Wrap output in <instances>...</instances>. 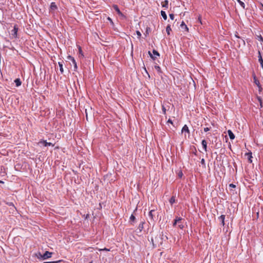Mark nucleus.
Wrapping results in <instances>:
<instances>
[{
    "instance_id": "1",
    "label": "nucleus",
    "mask_w": 263,
    "mask_h": 263,
    "mask_svg": "<svg viewBox=\"0 0 263 263\" xmlns=\"http://www.w3.org/2000/svg\"><path fill=\"white\" fill-rule=\"evenodd\" d=\"M52 253L49 251H46L43 255H42L40 253H39L42 259H46L51 257Z\"/></svg>"
},
{
    "instance_id": "2",
    "label": "nucleus",
    "mask_w": 263,
    "mask_h": 263,
    "mask_svg": "<svg viewBox=\"0 0 263 263\" xmlns=\"http://www.w3.org/2000/svg\"><path fill=\"white\" fill-rule=\"evenodd\" d=\"M155 210H152L149 212L148 216L152 220H154V218L155 217Z\"/></svg>"
},
{
    "instance_id": "3",
    "label": "nucleus",
    "mask_w": 263,
    "mask_h": 263,
    "mask_svg": "<svg viewBox=\"0 0 263 263\" xmlns=\"http://www.w3.org/2000/svg\"><path fill=\"white\" fill-rule=\"evenodd\" d=\"M78 49H79V58H84V54L83 52L82 51V48L80 46H78Z\"/></svg>"
},
{
    "instance_id": "4",
    "label": "nucleus",
    "mask_w": 263,
    "mask_h": 263,
    "mask_svg": "<svg viewBox=\"0 0 263 263\" xmlns=\"http://www.w3.org/2000/svg\"><path fill=\"white\" fill-rule=\"evenodd\" d=\"M180 27L182 30L188 31L189 29L183 21L182 22V23L180 25Z\"/></svg>"
},
{
    "instance_id": "5",
    "label": "nucleus",
    "mask_w": 263,
    "mask_h": 263,
    "mask_svg": "<svg viewBox=\"0 0 263 263\" xmlns=\"http://www.w3.org/2000/svg\"><path fill=\"white\" fill-rule=\"evenodd\" d=\"M219 220L221 222V224L224 226L225 224L224 223V219H225V215H221L220 216L218 217Z\"/></svg>"
},
{
    "instance_id": "6",
    "label": "nucleus",
    "mask_w": 263,
    "mask_h": 263,
    "mask_svg": "<svg viewBox=\"0 0 263 263\" xmlns=\"http://www.w3.org/2000/svg\"><path fill=\"white\" fill-rule=\"evenodd\" d=\"M57 9V6L55 3L52 2L51 3L50 7V11H55Z\"/></svg>"
},
{
    "instance_id": "7",
    "label": "nucleus",
    "mask_w": 263,
    "mask_h": 263,
    "mask_svg": "<svg viewBox=\"0 0 263 263\" xmlns=\"http://www.w3.org/2000/svg\"><path fill=\"white\" fill-rule=\"evenodd\" d=\"M182 220V218L179 217H176L174 221L173 222V226L175 227L178 223V222L181 221Z\"/></svg>"
},
{
    "instance_id": "8",
    "label": "nucleus",
    "mask_w": 263,
    "mask_h": 263,
    "mask_svg": "<svg viewBox=\"0 0 263 263\" xmlns=\"http://www.w3.org/2000/svg\"><path fill=\"white\" fill-rule=\"evenodd\" d=\"M202 145L205 152L207 151V143L205 140H202L201 142Z\"/></svg>"
},
{
    "instance_id": "9",
    "label": "nucleus",
    "mask_w": 263,
    "mask_h": 263,
    "mask_svg": "<svg viewBox=\"0 0 263 263\" xmlns=\"http://www.w3.org/2000/svg\"><path fill=\"white\" fill-rule=\"evenodd\" d=\"M17 30H18V29L15 26L14 27L13 29L12 30V34L14 36V37H17Z\"/></svg>"
},
{
    "instance_id": "10",
    "label": "nucleus",
    "mask_w": 263,
    "mask_h": 263,
    "mask_svg": "<svg viewBox=\"0 0 263 263\" xmlns=\"http://www.w3.org/2000/svg\"><path fill=\"white\" fill-rule=\"evenodd\" d=\"M254 82L258 86L259 89L261 88V85L260 84L259 81L256 79L255 76L254 77Z\"/></svg>"
},
{
    "instance_id": "11",
    "label": "nucleus",
    "mask_w": 263,
    "mask_h": 263,
    "mask_svg": "<svg viewBox=\"0 0 263 263\" xmlns=\"http://www.w3.org/2000/svg\"><path fill=\"white\" fill-rule=\"evenodd\" d=\"M228 133L231 140H233L235 138V135L231 130H228Z\"/></svg>"
},
{
    "instance_id": "12",
    "label": "nucleus",
    "mask_w": 263,
    "mask_h": 263,
    "mask_svg": "<svg viewBox=\"0 0 263 263\" xmlns=\"http://www.w3.org/2000/svg\"><path fill=\"white\" fill-rule=\"evenodd\" d=\"M114 9L116 10V11L118 13L119 15H122V12L120 11L119 8H118L117 5H114L113 6Z\"/></svg>"
},
{
    "instance_id": "13",
    "label": "nucleus",
    "mask_w": 263,
    "mask_h": 263,
    "mask_svg": "<svg viewBox=\"0 0 263 263\" xmlns=\"http://www.w3.org/2000/svg\"><path fill=\"white\" fill-rule=\"evenodd\" d=\"M161 5H162V7L167 8L168 5V1L167 0H165L164 2H162Z\"/></svg>"
},
{
    "instance_id": "14",
    "label": "nucleus",
    "mask_w": 263,
    "mask_h": 263,
    "mask_svg": "<svg viewBox=\"0 0 263 263\" xmlns=\"http://www.w3.org/2000/svg\"><path fill=\"white\" fill-rule=\"evenodd\" d=\"M14 82L15 83V85L17 87H18L20 86L21 84H22V82L20 80V79H16L15 80H14Z\"/></svg>"
},
{
    "instance_id": "15",
    "label": "nucleus",
    "mask_w": 263,
    "mask_h": 263,
    "mask_svg": "<svg viewBox=\"0 0 263 263\" xmlns=\"http://www.w3.org/2000/svg\"><path fill=\"white\" fill-rule=\"evenodd\" d=\"M59 67H60V70L61 72V73H63L64 69L63 68V62H59L58 63Z\"/></svg>"
},
{
    "instance_id": "16",
    "label": "nucleus",
    "mask_w": 263,
    "mask_h": 263,
    "mask_svg": "<svg viewBox=\"0 0 263 263\" xmlns=\"http://www.w3.org/2000/svg\"><path fill=\"white\" fill-rule=\"evenodd\" d=\"M161 15L164 20L167 19V15L165 11L162 10L161 11Z\"/></svg>"
},
{
    "instance_id": "17",
    "label": "nucleus",
    "mask_w": 263,
    "mask_h": 263,
    "mask_svg": "<svg viewBox=\"0 0 263 263\" xmlns=\"http://www.w3.org/2000/svg\"><path fill=\"white\" fill-rule=\"evenodd\" d=\"M182 132H186L189 133V129L186 125H184V126L182 127Z\"/></svg>"
},
{
    "instance_id": "18",
    "label": "nucleus",
    "mask_w": 263,
    "mask_h": 263,
    "mask_svg": "<svg viewBox=\"0 0 263 263\" xmlns=\"http://www.w3.org/2000/svg\"><path fill=\"white\" fill-rule=\"evenodd\" d=\"M243 9L245 8V4L241 0H236Z\"/></svg>"
},
{
    "instance_id": "19",
    "label": "nucleus",
    "mask_w": 263,
    "mask_h": 263,
    "mask_svg": "<svg viewBox=\"0 0 263 263\" xmlns=\"http://www.w3.org/2000/svg\"><path fill=\"white\" fill-rule=\"evenodd\" d=\"M42 142L43 143L45 146H50V145L53 146V145L51 143L47 142L46 141H43Z\"/></svg>"
},
{
    "instance_id": "20",
    "label": "nucleus",
    "mask_w": 263,
    "mask_h": 263,
    "mask_svg": "<svg viewBox=\"0 0 263 263\" xmlns=\"http://www.w3.org/2000/svg\"><path fill=\"white\" fill-rule=\"evenodd\" d=\"M72 64L74 65V71H76L77 70V69H78V66H77V64L76 61L75 60H73L72 61Z\"/></svg>"
},
{
    "instance_id": "21",
    "label": "nucleus",
    "mask_w": 263,
    "mask_h": 263,
    "mask_svg": "<svg viewBox=\"0 0 263 263\" xmlns=\"http://www.w3.org/2000/svg\"><path fill=\"white\" fill-rule=\"evenodd\" d=\"M171 204H173L175 202V197L174 196H172L169 201Z\"/></svg>"
},
{
    "instance_id": "22",
    "label": "nucleus",
    "mask_w": 263,
    "mask_h": 263,
    "mask_svg": "<svg viewBox=\"0 0 263 263\" xmlns=\"http://www.w3.org/2000/svg\"><path fill=\"white\" fill-rule=\"evenodd\" d=\"M172 30L170 25H168L166 27V31L168 35H170V31Z\"/></svg>"
},
{
    "instance_id": "23",
    "label": "nucleus",
    "mask_w": 263,
    "mask_h": 263,
    "mask_svg": "<svg viewBox=\"0 0 263 263\" xmlns=\"http://www.w3.org/2000/svg\"><path fill=\"white\" fill-rule=\"evenodd\" d=\"M178 224V227L180 229H183V228H184V226L183 224L182 223V221H180V222H178L177 223Z\"/></svg>"
},
{
    "instance_id": "24",
    "label": "nucleus",
    "mask_w": 263,
    "mask_h": 263,
    "mask_svg": "<svg viewBox=\"0 0 263 263\" xmlns=\"http://www.w3.org/2000/svg\"><path fill=\"white\" fill-rule=\"evenodd\" d=\"M129 219H130V221L134 222L136 220V218H135V216L133 214H132L130 216Z\"/></svg>"
},
{
    "instance_id": "25",
    "label": "nucleus",
    "mask_w": 263,
    "mask_h": 263,
    "mask_svg": "<svg viewBox=\"0 0 263 263\" xmlns=\"http://www.w3.org/2000/svg\"><path fill=\"white\" fill-rule=\"evenodd\" d=\"M155 68L156 70H157V71L158 72H161V68L158 65H155Z\"/></svg>"
},
{
    "instance_id": "26",
    "label": "nucleus",
    "mask_w": 263,
    "mask_h": 263,
    "mask_svg": "<svg viewBox=\"0 0 263 263\" xmlns=\"http://www.w3.org/2000/svg\"><path fill=\"white\" fill-rule=\"evenodd\" d=\"M247 155L249 156V161L250 163H251L252 162V161L251 160V158H252V153H248V154H247Z\"/></svg>"
},
{
    "instance_id": "27",
    "label": "nucleus",
    "mask_w": 263,
    "mask_h": 263,
    "mask_svg": "<svg viewBox=\"0 0 263 263\" xmlns=\"http://www.w3.org/2000/svg\"><path fill=\"white\" fill-rule=\"evenodd\" d=\"M162 112L165 115L166 114V108L164 106V105H162Z\"/></svg>"
},
{
    "instance_id": "28",
    "label": "nucleus",
    "mask_w": 263,
    "mask_h": 263,
    "mask_svg": "<svg viewBox=\"0 0 263 263\" xmlns=\"http://www.w3.org/2000/svg\"><path fill=\"white\" fill-rule=\"evenodd\" d=\"M136 34L138 35V37L140 39L141 36V32L137 30V31H136Z\"/></svg>"
},
{
    "instance_id": "29",
    "label": "nucleus",
    "mask_w": 263,
    "mask_h": 263,
    "mask_svg": "<svg viewBox=\"0 0 263 263\" xmlns=\"http://www.w3.org/2000/svg\"><path fill=\"white\" fill-rule=\"evenodd\" d=\"M153 53L154 55H157V56H159V53H158V52L157 51H156V50H153Z\"/></svg>"
},
{
    "instance_id": "30",
    "label": "nucleus",
    "mask_w": 263,
    "mask_h": 263,
    "mask_svg": "<svg viewBox=\"0 0 263 263\" xmlns=\"http://www.w3.org/2000/svg\"><path fill=\"white\" fill-rule=\"evenodd\" d=\"M67 59H68V60H69L71 61V62H72L73 60H74V58H73V57H71V56H70V55H68V56L67 57Z\"/></svg>"
},
{
    "instance_id": "31",
    "label": "nucleus",
    "mask_w": 263,
    "mask_h": 263,
    "mask_svg": "<svg viewBox=\"0 0 263 263\" xmlns=\"http://www.w3.org/2000/svg\"><path fill=\"white\" fill-rule=\"evenodd\" d=\"M85 114H86V119L88 121V113L87 112V109H85Z\"/></svg>"
},
{
    "instance_id": "32",
    "label": "nucleus",
    "mask_w": 263,
    "mask_h": 263,
    "mask_svg": "<svg viewBox=\"0 0 263 263\" xmlns=\"http://www.w3.org/2000/svg\"><path fill=\"white\" fill-rule=\"evenodd\" d=\"M169 16L171 20H173L174 19V15L173 14H170Z\"/></svg>"
},
{
    "instance_id": "33",
    "label": "nucleus",
    "mask_w": 263,
    "mask_h": 263,
    "mask_svg": "<svg viewBox=\"0 0 263 263\" xmlns=\"http://www.w3.org/2000/svg\"><path fill=\"white\" fill-rule=\"evenodd\" d=\"M59 262H60V260L55 261H47V262H45L44 263H58Z\"/></svg>"
},
{
    "instance_id": "34",
    "label": "nucleus",
    "mask_w": 263,
    "mask_h": 263,
    "mask_svg": "<svg viewBox=\"0 0 263 263\" xmlns=\"http://www.w3.org/2000/svg\"><path fill=\"white\" fill-rule=\"evenodd\" d=\"M201 163L203 165L205 166V160H204V159L203 158H202V159H201Z\"/></svg>"
},
{
    "instance_id": "35",
    "label": "nucleus",
    "mask_w": 263,
    "mask_h": 263,
    "mask_svg": "<svg viewBox=\"0 0 263 263\" xmlns=\"http://www.w3.org/2000/svg\"><path fill=\"white\" fill-rule=\"evenodd\" d=\"M100 251H110V249H107V248H104V249H100Z\"/></svg>"
},
{
    "instance_id": "36",
    "label": "nucleus",
    "mask_w": 263,
    "mask_h": 263,
    "mask_svg": "<svg viewBox=\"0 0 263 263\" xmlns=\"http://www.w3.org/2000/svg\"><path fill=\"white\" fill-rule=\"evenodd\" d=\"M167 123H171V124H173V121H172V120L171 119H168V121H167Z\"/></svg>"
},
{
    "instance_id": "37",
    "label": "nucleus",
    "mask_w": 263,
    "mask_h": 263,
    "mask_svg": "<svg viewBox=\"0 0 263 263\" xmlns=\"http://www.w3.org/2000/svg\"><path fill=\"white\" fill-rule=\"evenodd\" d=\"M209 130H210V129H209V128H208V127H205V128H204V131L205 132H206L209 131Z\"/></svg>"
},
{
    "instance_id": "38",
    "label": "nucleus",
    "mask_w": 263,
    "mask_h": 263,
    "mask_svg": "<svg viewBox=\"0 0 263 263\" xmlns=\"http://www.w3.org/2000/svg\"><path fill=\"white\" fill-rule=\"evenodd\" d=\"M258 99L259 101L260 102V105L261 107H262V102H261V99L260 98H258Z\"/></svg>"
},
{
    "instance_id": "39",
    "label": "nucleus",
    "mask_w": 263,
    "mask_h": 263,
    "mask_svg": "<svg viewBox=\"0 0 263 263\" xmlns=\"http://www.w3.org/2000/svg\"><path fill=\"white\" fill-rule=\"evenodd\" d=\"M229 186H230V187H233V188H235V187H236L235 185H234V184H230L229 185Z\"/></svg>"
},
{
    "instance_id": "40",
    "label": "nucleus",
    "mask_w": 263,
    "mask_h": 263,
    "mask_svg": "<svg viewBox=\"0 0 263 263\" xmlns=\"http://www.w3.org/2000/svg\"><path fill=\"white\" fill-rule=\"evenodd\" d=\"M107 20H108L109 21H110V22L111 23V24H113V22H112V20H111L109 17H108L107 18Z\"/></svg>"
},
{
    "instance_id": "41",
    "label": "nucleus",
    "mask_w": 263,
    "mask_h": 263,
    "mask_svg": "<svg viewBox=\"0 0 263 263\" xmlns=\"http://www.w3.org/2000/svg\"><path fill=\"white\" fill-rule=\"evenodd\" d=\"M148 53L150 55L151 57L152 58V59H154V58L153 57V56L152 55V54H151V52L150 51H148Z\"/></svg>"
},
{
    "instance_id": "42",
    "label": "nucleus",
    "mask_w": 263,
    "mask_h": 263,
    "mask_svg": "<svg viewBox=\"0 0 263 263\" xmlns=\"http://www.w3.org/2000/svg\"><path fill=\"white\" fill-rule=\"evenodd\" d=\"M198 21H199V22H200L201 24H202L201 17H199V18H198Z\"/></svg>"
},
{
    "instance_id": "43",
    "label": "nucleus",
    "mask_w": 263,
    "mask_h": 263,
    "mask_svg": "<svg viewBox=\"0 0 263 263\" xmlns=\"http://www.w3.org/2000/svg\"><path fill=\"white\" fill-rule=\"evenodd\" d=\"M182 175H183V174H182V172L180 173L179 174V177H182Z\"/></svg>"
},
{
    "instance_id": "44",
    "label": "nucleus",
    "mask_w": 263,
    "mask_h": 263,
    "mask_svg": "<svg viewBox=\"0 0 263 263\" xmlns=\"http://www.w3.org/2000/svg\"><path fill=\"white\" fill-rule=\"evenodd\" d=\"M237 34H238V33H237V34H235V36H236V37H237V38L239 39L240 37H239V36H238Z\"/></svg>"
},
{
    "instance_id": "45",
    "label": "nucleus",
    "mask_w": 263,
    "mask_h": 263,
    "mask_svg": "<svg viewBox=\"0 0 263 263\" xmlns=\"http://www.w3.org/2000/svg\"><path fill=\"white\" fill-rule=\"evenodd\" d=\"M4 181H2V180H0V183H4Z\"/></svg>"
},
{
    "instance_id": "46",
    "label": "nucleus",
    "mask_w": 263,
    "mask_h": 263,
    "mask_svg": "<svg viewBox=\"0 0 263 263\" xmlns=\"http://www.w3.org/2000/svg\"><path fill=\"white\" fill-rule=\"evenodd\" d=\"M259 39H260L261 40H262V37L260 36V37H259Z\"/></svg>"
},
{
    "instance_id": "47",
    "label": "nucleus",
    "mask_w": 263,
    "mask_h": 263,
    "mask_svg": "<svg viewBox=\"0 0 263 263\" xmlns=\"http://www.w3.org/2000/svg\"><path fill=\"white\" fill-rule=\"evenodd\" d=\"M259 39H260L261 40H262V37L260 36V37H259Z\"/></svg>"
},
{
    "instance_id": "48",
    "label": "nucleus",
    "mask_w": 263,
    "mask_h": 263,
    "mask_svg": "<svg viewBox=\"0 0 263 263\" xmlns=\"http://www.w3.org/2000/svg\"><path fill=\"white\" fill-rule=\"evenodd\" d=\"M242 42H243V44H245V43L244 40H242Z\"/></svg>"
},
{
    "instance_id": "49",
    "label": "nucleus",
    "mask_w": 263,
    "mask_h": 263,
    "mask_svg": "<svg viewBox=\"0 0 263 263\" xmlns=\"http://www.w3.org/2000/svg\"><path fill=\"white\" fill-rule=\"evenodd\" d=\"M262 125H263V122H262Z\"/></svg>"
}]
</instances>
